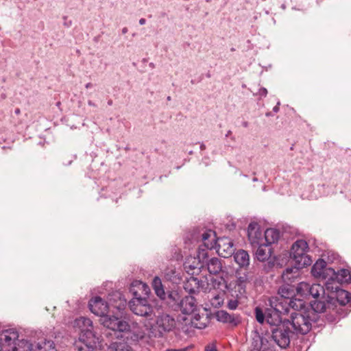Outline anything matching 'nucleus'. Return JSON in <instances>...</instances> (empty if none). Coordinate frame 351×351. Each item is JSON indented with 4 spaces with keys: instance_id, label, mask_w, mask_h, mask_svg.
<instances>
[{
    "instance_id": "f257e3e1",
    "label": "nucleus",
    "mask_w": 351,
    "mask_h": 351,
    "mask_svg": "<svg viewBox=\"0 0 351 351\" xmlns=\"http://www.w3.org/2000/svg\"><path fill=\"white\" fill-rule=\"evenodd\" d=\"M110 304L97 296L89 301L88 306L90 311L95 315L101 317L100 322L106 328L116 331H124L128 329V322L120 319L118 316L108 315L110 308H116L121 315L125 309L127 301L120 293H115L109 298Z\"/></svg>"
},
{
    "instance_id": "f03ea898",
    "label": "nucleus",
    "mask_w": 351,
    "mask_h": 351,
    "mask_svg": "<svg viewBox=\"0 0 351 351\" xmlns=\"http://www.w3.org/2000/svg\"><path fill=\"white\" fill-rule=\"evenodd\" d=\"M75 325L80 330L79 339L74 343L75 349L77 351H97L99 338L93 331V322L89 318L81 317L75 320Z\"/></svg>"
},
{
    "instance_id": "7ed1b4c3",
    "label": "nucleus",
    "mask_w": 351,
    "mask_h": 351,
    "mask_svg": "<svg viewBox=\"0 0 351 351\" xmlns=\"http://www.w3.org/2000/svg\"><path fill=\"white\" fill-rule=\"evenodd\" d=\"M32 344L27 340L19 339L15 329L1 330V351H32Z\"/></svg>"
},
{
    "instance_id": "20e7f679",
    "label": "nucleus",
    "mask_w": 351,
    "mask_h": 351,
    "mask_svg": "<svg viewBox=\"0 0 351 351\" xmlns=\"http://www.w3.org/2000/svg\"><path fill=\"white\" fill-rule=\"evenodd\" d=\"M309 311H299L291 313V320H285L289 323V327L292 326L293 333L305 335L311 329L313 319Z\"/></svg>"
},
{
    "instance_id": "39448f33",
    "label": "nucleus",
    "mask_w": 351,
    "mask_h": 351,
    "mask_svg": "<svg viewBox=\"0 0 351 351\" xmlns=\"http://www.w3.org/2000/svg\"><path fill=\"white\" fill-rule=\"evenodd\" d=\"M176 325L173 317L167 313H161L157 316L154 323L148 322L145 326L155 337H160L165 332L171 331Z\"/></svg>"
},
{
    "instance_id": "423d86ee",
    "label": "nucleus",
    "mask_w": 351,
    "mask_h": 351,
    "mask_svg": "<svg viewBox=\"0 0 351 351\" xmlns=\"http://www.w3.org/2000/svg\"><path fill=\"white\" fill-rule=\"evenodd\" d=\"M308 249V243L303 239L296 241L292 245L291 256L295 263L298 269L310 265L313 261L306 254Z\"/></svg>"
},
{
    "instance_id": "0eeeda50",
    "label": "nucleus",
    "mask_w": 351,
    "mask_h": 351,
    "mask_svg": "<svg viewBox=\"0 0 351 351\" xmlns=\"http://www.w3.org/2000/svg\"><path fill=\"white\" fill-rule=\"evenodd\" d=\"M290 330L289 323L285 321L275 328L272 329L271 338L281 348H286L290 343Z\"/></svg>"
},
{
    "instance_id": "6e6552de",
    "label": "nucleus",
    "mask_w": 351,
    "mask_h": 351,
    "mask_svg": "<svg viewBox=\"0 0 351 351\" xmlns=\"http://www.w3.org/2000/svg\"><path fill=\"white\" fill-rule=\"evenodd\" d=\"M130 310L136 315L151 319L153 307L148 304L147 298L131 300L128 303Z\"/></svg>"
},
{
    "instance_id": "1a4fd4ad",
    "label": "nucleus",
    "mask_w": 351,
    "mask_h": 351,
    "mask_svg": "<svg viewBox=\"0 0 351 351\" xmlns=\"http://www.w3.org/2000/svg\"><path fill=\"white\" fill-rule=\"evenodd\" d=\"M219 256L223 258L231 256L234 252L232 241L228 237H221L215 241V247Z\"/></svg>"
},
{
    "instance_id": "9d476101",
    "label": "nucleus",
    "mask_w": 351,
    "mask_h": 351,
    "mask_svg": "<svg viewBox=\"0 0 351 351\" xmlns=\"http://www.w3.org/2000/svg\"><path fill=\"white\" fill-rule=\"evenodd\" d=\"M247 236L250 243L254 247L257 245H263L264 243V237L257 222H251L249 224Z\"/></svg>"
},
{
    "instance_id": "9b49d317",
    "label": "nucleus",
    "mask_w": 351,
    "mask_h": 351,
    "mask_svg": "<svg viewBox=\"0 0 351 351\" xmlns=\"http://www.w3.org/2000/svg\"><path fill=\"white\" fill-rule=\"evenodd\" d=\"M130 292L134 296L132 300H139L147 298L150 293V289L149 287L142 281L135 280L130 285Z\"/></svg>"
},
{
    "instance_id": "f8f14e48",
    "label": "nucleus",
    "mask_w": 351,
    "mask_h": 351,
    "mask_svg": "<svg viewBox=\"0 0 351 351\" xmlns=\"http://www.w3.org/2000/svg\"><path fill=\"white\" fill-rule=\"evenodd\" d=\"M212 233H213V232L209 230L202 234V239L203 241V245L199 246L197 252V257L199 259L206 258L208 256L207 250H212L215 247V240L213 239L211 241H209V238Z\"/></svg>"
},
{
    "instance_id": "ddd939ff",
    "label": "nucleus",
    "mask_w": 351,
    "mask_h": 351,
    "mask_svg": "<svg viewBox=\"0 0 351 351\" xmlns=\"http://www.w3.org/2000/svg\"><path fill=\"white\" fill-rule=\"evenodd\" d=\"M217 321L223 324H228L231 326H237L241 323V317L236 314H230L227 311L221 310L215 314Z\"/></svg>"
},
{
    "instance_id": "4468645a",
    "label": "nucleus",
    "mask_w": 351,
    "mask_h": 351,
    "mask_svg": "<svg viewBox=\"0 0 351 351\" xmlns=\"http://www.w3.org/2000/svg\"><path fill=\"white\" fill-rule=\"evenodd\" d=\"M328 269H332L331 267H327L326 263L323 259L317 260L311 268L312 275L317 278H327L330 276V273Z\"/></svg>"
},
{
    "instance_id": "2eb2a0df",
    "label": "nucleus",
    "mask_w": 351,
    "mask_h": 351,
    "mask_svg": "<svg viewBox=\"0 0 351 351\" xmlns=\"http://www.w3.org/2000/svg\"><path fill=\"white\" fill-rule=\"evenodd\" d=\"M129 328L128 329L124 330L123 332H128L130 333V335L127 337V338L131 339L132 341H138L139 340L143 339L145 336V332L142 327L138 326L136 323H132V325H130L128 323ZM121 331H119L120 332ZM114 335H117L118 331L113 332Z\"/></svg>"
},
{
    "instance_id": "dca6fc26",
    "label": "nucleus",
    "mask_w": 351,
    "mask_h": 351,
    "mask_svg": "<svg viewBox=\"0 0 351 351\" xmlns=\"http://www.w3.org/2000/svg\"><path fill=\"white\" fill-rule=\"evenodd\" d=\"M180 311L183 314H191L197 309V302L192 295L186 296L180 302Z\"/></svg>"
},
{
    "instance_id": "f3484780",
    "label": "nucleus",
    "mask_w": 351,
    "mask_h": 351,
    "mask_svg": "<svg viewBox=\"0 0 351 351\" xmlns=\"http://www.w3.org/2000/svg\"><path fill=\"white\" fill-rule=\"evenodd\" d=\"M330 273L329 278L330 280H336L340 284L348 282L351 279V275L349 270L341 269L335 271L334 269H328Z\"/></svg>"
},
{
    "instance_id": "a211bd4d",
    "label": "nucleus",
    "mask_w": 351,
    "mask_h": 351,
    "mask_svg": "<svg viewBox=\"0 0 351 351\" xmlns=\"http://www.w3.org/2000/svg\"><path fill=\"white\" fill-rule=\"evenodd\" d=\"M282 315L270 306L265 311V320L269 325L278 327L284 322Z\"/></svg>"
},
{
    "instance_id": "6ab92c4d",
    "label": "nucleus",
    "mask_w": 351,
    "mask_h": 351,
    "mask_svg": "<svg viewBox=\"0 0 351 351\" xmlns=\"http://www.w3.org/2000/svg\"><path fill=\"white\" fill-rule=\"evenodd\" d=\"M270 306L281 315H285L289 313V300L283 298H276L270 300Z\"/></svg>"
},
{
    "instance_id": "aec40b11",
    "label": "nucleus",
    "mask_w": 351,
    "mask_h": 351,
    "mask_svg": "<svg viewBox=\"0 0 351 351\" xmlns=\"http://www.w3.org/2000/svg\"><path fill=\"white\" fill-rule=\"evenodd\" d=\"M267 339L260 335H256L251 343L250 351H267L269 347L267 346Z\"/></svg>"
},
{
    "instance_id": "412c9836",
    "label": "nucleus",
    "mask_w": 351,
    "mask_h": 351,
    "mask_svg": "<svg viewBox=\"0 0 351 351\" xmlns=\"http://www.w3.org/2000/svg\"><path fill=\"white\" fill-rule=\"evenodd\" d=\"M202 283L197 278L191 276L184 282V288L189 293H195L199 291Z\"/></svg>"
},
{
    "instance_id": "4be33fe9",
    "label": "nucleus",
    "mask_w": 351,
    "mask_h": 351,
    "mask_svg": "<svg viewBox=\"0 0 351 351\" xmlns=\"http://www.w3.org/2000/svg\"><path fill=\"white\" fill-rule=\"evenodd\" d=\"M280 238V232L275 228H268L264 233L263 244L269 246L272 243L278 241Z\"/></svg>"
},
{
    "instance_id": "5701e85b",
    "label": "nucleus",
    "mask_w": 351,
    "mask_h": 351,
    "mask_svg": "<svg viewBox=\"0 0 351 351\" xmlns=\"http://www.w3.org/2000/svg\"><path fill=\"white\" fill-rule=\"evenodd\" d=\"M234 259L235 262L241 267H247L250 264V256L248 253L243 250H239L237 252H234Z\"/></svg>"
},
{
    "instance_id": "b1692460",
    "label": "nucleus",
    "mask_w": 351,
    "mask_h": 351,
    "mask_svg": "<svg viewBox=\"0 0 351 351\" xmlns=\"http://www.w3.org/2000/svg\"><path fill=\"white\" fill-rule=\"evenodd\" d=\"M258 249L255 253L256 258L261 262L267 260L271 254V248L265 244L257 245Z\"/></svg>"
},
{
    "instance_id": "393cba45",
    "label": "nucleus",
    "mask_w": 351,
    "mask_h": 351,
    "mask_svg": "<svg viewBox=\"0 0 351 351\" xmlns=\"http://www.w3.org/2000/svg\"><path fill=\"white\" fill-rule=\"evenodd\" d=\"M207 268L210 274H218L222 269V265L218 258H212L207 263Z\"/></svg>"
},
{
    "instance_id": "a878e982",
    "label": "nucleus",
    "mask_w": 351,
    "mask_h": 351,
    "mask_svg": "<svg viewBox=\"0 0 351 351\" xmlns=\"http://www.w3.org/2000/svg\"><path fill=\"white\" fill-rule=\"evenodd\" d=\"M335 296L337 300V302L341 305H346L348 304L351 300V295L350 293L342 289H339L337 290V291L335 293Z\"/></svg>"
},
{
    "instance_id": "bb28decb",
    "label": "nucleus",
    "mask_w": 351,
    "mask_h": 351,
    "mask_svg": "<svg viewBox=\"0 0 351 351\" xmlns=\"http://www.w3.org/2000/svg\"><path fill=\"white\" fill-rule=\"evenodd\" d=\"M311 293L309 296L311 295L313 298H325V289L324 286L319 284H313L310 286Z\"/></svg>"
},
{
    "instance_id": "cd10ccee",
    "label": "nucleus",
    "mask_w": 351,
    "mask_h": 351,
    "mask_svg": "<svg viewBox=\"0 0 351 351\" xmlns=\"http://www.w3.org/2000/svg\"><path fill=\"white\" fill-rule=\"evenodd\" d=\"M108 351H132V349L127 343L117 341L108 346Z\"/></svg>"
},
{
    "instance_id": "c85d7f7f",
    "label": "nucleus",
    "mask_w": 351,
    "mask_h": 351,
    "mask_svg": "<svg viewBox=\"0 0 351 351\" xmlns=\"http://www.w3.org/2000/svg\"><path fill=\"white\" fill-rule=\"evenodd\" d=\"M152 286L157 296H158L160 299H165V292L163 289L161 280L159 277H154L152 282Z\"/></svg>"
},
{
    "instance_id": "c756f323",
    "label": "nucleus",
    "mask_w": 351,
    "mask_h": 351,
    "mask_svg": "<svg viewBox=\"0 0 351 351\" xmlns=\"http://www.w3.org/2000/svg\"><path fill=\"white\" fill-rule=\"evenodd\" d=\"M279 298H283L287 300H289L295 295L294 289L289 285H282L278 290Z\"/></svg>"
},
{
    "instance_id": "7c9ffc66",
    "label": "nucleus",
    "mask_w": 351,
    "mask_h": 351,
    "mask_svg": "<svg viewBox=\"0 0 351 351\" xmlns=\"http://www.w3.org/2000/svg\"><path fill=\"white\" fill-rule=\"evenodd\" d=\"M325 298H315V300L311 302V306L314 312L322 313L326 310V303Z\"/></svg>"
},
{
    "instance_id": "2f4dec72",
    "label": "nucleus",
    "mask_w": 351,
    "mask_h": 351,
    "mask_svg": "<svg viewBox=\"0 0 351 351\" xmlns=\"http://www.w3.org/2000/svg\"><path fill=\"white\" fill-rule=\"evenodd\" d=\"M325 282V291H327L330 293H335L337 290L340 289L339 282H338L336 280H330L329 276L327 278H324Z\"/></svg>"
},
{
    "instance_id": "473e14b6",
    "label": "nucleus",
    "mask_w": 351,
    "mask_h": 351,
    "mask_svg": "<svg viewBox=\"0 0 351 351\" xmlns=\"http://www.w3.org/2000/svg\"><path fill=\"white\" fill-rule=\"evenodd\" d=\"M165 278L173 283L178 284L181 280L180 274L175 269L168 268L165 272Z\"/></svg>"
},
{
    "instance_id": "72a5a7b5",
    "label": "nucleus",
    "mask_w": 351,
    "mask_h": 351,
    "mask_svg": "<svg viewBox=\"0 0 351 351\" xmlns=\"http://www.w3.org/2000/svg\"><path fill=\"white\" fill-rule=\"evenodd\" d=\"M311 285L306 282H300L296 287V291L298 295L302 297L306 298L309 296V293H311Z\"/></svg>"
},
{
    "instance_id": "f704fd0d",
    "label": "nucleus",
    "mask_w": 351,
    "mask_h": 351,
    "mask_svg": "<svg viewBox=\"0 0 351 351\" xmlns=\"http://www.w3.org/2000/svg\"><path fill=\"white\" fill-rule=\"evenodd\" d=\"M305 306V302L302 299L295 298L294 296L289 300V307L294 310L298 311L297 312L301 311V310Z\"/></svg>"
},
{
    "instance_id": "c9c22d12",
    "label": "nucleus",
    "mask_w": 351,
    "mask_h": 351,
    "mask_svg": "<svg viewBox=\"0 0 351 351\" xmlns=\"http://www.w3.org/2000/svg\"><path fill=\"white\" fill-rule=\"evenodd\" d=\"M37 349L38 350H42L44 349V351H57L55 349V343L51 340H47L45 339V341L40 343H38L37 344Z\"/></svg>"
},
{
    "instance_id": "e433bc0d",
    "label": "nucleus",
    "mask_w": 351,
    "mask_h": 351,
    "mask_svg": "<svg viewBox=\"0 0 351 351\" xmlns=\"http://www.w3.org/2000/svg\"><path fill=\"white\" fill-rule=\"evenodd\" d=\"M202 317L199 314H195L191 319V325L196 328L202 329L206 328V323L201 322Z\"/></svg>"
},
{
    "instance_id": "4c0bfd02",
    "label": "nucleus",
    "mask_w": 351,
    "mask_h": 351,
    "mask_svg": "<svg viewBox=\"0 0 351 351\" xmlns=\"http://www.w3.org/2000/svg\"><path fill=\"white\" fill-rule=\"evenodd\" d=\"M223 300L224 299L223 297V294H213L210 299V304L212 306L215 308H219L223 304Z\"/></svg>"
},
{
    "instance_id": "58836bf2",
    "label": "nucleus",
    "mask_w": 351,
    "mask_h": 351,
    "mask_svg": "<svg viewBox=\"0 0 351 351\" xmlns=\"http://www.w3.org/2000/svg\"><path fill=\"white\" fill-rule=\"evenodd\" d=\"M246 279L245 277H239L235 285V289L239 292L240 295L245 293Z\"/></svg>"
},
{
    "instance_id": "ea45409f",
    "label": "nucleus",
    "mask_w": 351,
    "mask_h": 351,
    "mask_svg": "<svg viewBox=\"0 0 351 351\" xmlns=\"http://www.w3.org/2000/svg\"><path fill=\"white\" fill-rule=\"evenodd\" d=\"M255 315L258 322L261 324L264 322V320L265 319V313H264L261 308L258 307L255 308Z\"/></svg>"
},
{
    "instance_id": "a19ab883",
    "label": "nucleus",
    "mask_w": 351,
    "mask_h": 351,
    "mask_svg": "<svg viewBox=\"0 0 351 351\" xmlns=\"http://www.w3.org/2000/svg\"><path fill=\"white\" fill-rule=\"evenodd\" d=\"M239 304V301L237 299L230 300L228 302L227 306L230 310H235Z\"/></svg>"
},
{
    "instance_id": "79ce46f5",
    "label": "nucleus",
    "mask_w": 351,
    "mask_h": 351,
    "mask_svg": "<svg viewBox=\"0 0 351 351\" xmlns=\"http://www.w3.org/2000/svg\"><path fill=\"white\" fill-rule=\"evenodd\" d=\"M256 95H259L260 97H266L267 95V90L264 87H261L258 89Z\"/></svg>"
},
{
    "instance_id": "37998d69",
    "label": "nucleus",
    "mask_w": 351,
    "mask_h": 351,
    "mask_svg": "<svg viewBox=\"0 0 351 351\" xmlns=\"http://www.w3.org/2000/svg\"><path fill=\"white\" fill-rule=\"evenodd\" d=\"M204 351H217L215 344H208L205 347Z\"/></svg>"
},
{
    "instance_id": "c03bdc74",
    "label": "nucleus",
    "mask_w": 351,
    "mask_h": 351,
    "mask_svg": "<svg viewBox=\"0 0 351 351\" xmlns=\"http://www.w3.org/2000/svg\"><path fill=\"white\" fill-rule=\"evenodd\" d=\"M64 25L67 27H70L72 24L71 21H67L66 16H64Z\"/></svg>"
},
{
    "instance_id": "a18cd8bd",
    "label": "nucleus",
    "mask_w": 351,
    "mask_h": 351,
    "mask_svg": "<svg viewBox=\"0 0 351 351\" xmlns=\"http://www.w3.org/2000/svg\"><path fill=\"white\" fill-rule=\"evenodd\" d=\"M292 269L287 268L282 274V278H285V275L291 273Z\"/></svg>"
},
{
    "instance_id": "49530a36",
    "label": "nucleus",
    "mask_w": 351,
    "mask_h": 351,
    "mask_svg": "<svg viewBox=\"0 0 351 351\" xmlns=\"http://www.w3.org/2000/svg\"><path fill=\"white\" fill-rule=\"evenodd\" d=\"M279 105H280V101H278V102L277 103V105H276V106H275L273 108V111H274V112H276H276H278L279 111V110H280V109H279Z\"/></svg>"
},
{
    "instance_id": "de8ad7c7",
    "label": "nucleus",
    "mask_w": 351,
    "mask_h": 351,
    "mask_svg": "<svg viewBox=\"0 0 351 351\" xmlns=\"http://www.w3.org/2000/svg\"><path fill=\"white\" fill-rule=\"evenodd\" d=\"M145 23H146V20H145V19H143V18H142V19H141L139 20V23H140V25H145Z\"/></svg>"
},
{
    "instance_id": "09e8293b",
    "label": "nucleus",
    "mask_w": 351,
    "mask_h": 351,
    "mask_svg": "<svg viewBox=\"0 0 351 351\" xmlns=\"http://www.w3.org/2000/svg\"><path fill=\"white\" fill-rule=\"evenodd\" d=\"M166 351H185V349H168Z\"/></svg>"
},
{
    "instance_id": "8fccbe9b",
    "label": "nucleus",
    "mask_w": 351,
    "mask_h": 351,
    "mask_svg": "<svg viewBox=\"0 0 351 351\" xmlns=\"http://www.w3.org/2000/svg\"><path fill=\"white\" fill-rule=\"evenodd\" d=\"M93 86V84L90 83V82H88L87 83L86 85H85V87L86 88H91Z\"/></svg>"
},
{
    "instance_id": "3c124183",
    "label": "nucleus",
    "mask_w": 351,
    "mask_h": 351,
    "mask_svg": "<svg viewBox=\"0 0 351 351\" xmlns=\"http://www.w3.org/2000/svg\"><path fill=\"white\" fill-rule=\"evenodd\" d=\"M206 149V145L202 143L200 144V149L204 150Z\"/></svg>"
},
{
    "instance_id": "603ef678",
    "label": "nucleus",
    "mask_w": 351,
    "mask_h": 351,
    "mask_svg": "<svg viewBox=\"0 0 351 351\" xmlns=\"http://www.w3.org/2000/svg\"><path fill=\"white\" fill-rule=\"evenodd\" d=\"M88 104L89 106H95V104L92 101H90V100L88 101Z\"/></svg>"
},
{
    "instance_id": "864d4df0",
    "label": "nucleus",
    "mask_w": 351,
    "mask_h": 351,
    "mask_svg": "<svg viewBox=\"0 0 351 351\" xmlns=\"http://www.w3.org/2000/svg\"><path fill=\"white\" fill-rule=\"evenodd\" d=\"M128 32V28L127 27H123L122 29V33L123 34H126Z\"/></svg>"
},
{
    "instance_id": "5fc2aeb1",
    "label": "nucleus",
    "mask_w": 351,
    "mask_h": 351,
    "mask_svg": "<svg viewBox=\"0 0 351 351\" xmlns=\"http://www.w3.org/2000/svg\"><path fill=\"white\" fill-rule=\"evenodd\" d=\"M242 125L243 127L247 128L248 126V123L247 121H244Z\"/></svg>"
},
{
    "instance_id": "6e6d98bb",
    "label": "nucleus",
    "mask_w": 351,
    "mask_h": 351,
    "mask_svg": "<svg viewBox=\"0 0 351 351\" xmlns=\"http://www.w3.org/2000/svg\"><path fill=\"white\" fill-rule=\"evenodd\" d=\"M20 112H21V111H20V109H19V108H16V109H15V110H14V112H15V114H20Z\"/></svg>"
},
{
    "instance_id": "4d7b16f0",
    "label": "nucleus",
    "mask_w": 351,
    "mask_h": 351,
    "mask_svg": "<svg viewBox=\"0 0 351 351\" xmlns=\"http://www.w3.org/2000/svg\"><path fill=\"white\" fill-rule=\"evenodd\" d=\"M265 115H266L267 117H270V116H272V113H271V112H267V113L265 114Z\"/></svg>"
},
{
    "instance_id": "13d9d810",
    "label": "nucleus",
    "mask_w": 351,
    "mask_h": 351,
    "mask_svg": "<svg viewBox=\"0 0 351 351\" xmlns=\"http://www.w3.org/2000/svg\"><path fill=\"white\" fill-rule=\"evenodd\" d=\"M108 104L109 106H111V105L112 104V100H109V101H108Z\"/></svg>"
},
{
    "instance_id": "bf43d9fd",
    "label": "nucleus",
    "mask_w": 351,
    "mask_h": 351,
    "mask_svg": "<svg viewBox=\"0 0 351 351\" xmlns=\"http://www.w3.org/2000/svg\"><path fill=\"white\" fill-rule=\"evenodd\" d=\"M149 66L152 67V68H154V64L153 63H150L149 64Z\"/></svg>"
},
{
    "instance_id": "052dcab7",
    "label": "nucleus",
    "mask_w": 351,
    "mask_h": 351,
    "mask_svg": "<svg viewBox=\"0 0 351 351\" xmlns=\"http://www.w3.org/2000/svg\"><path fill=\"white\" fill-rule=\"evenodd\" d=\"M230 132H231V131H230V130H229V131L227 132L226 136H228L229 134H230Z\"/></svg>"
},
{
    "instance_id": "680f3d73",
    "label": "nucleus",
    "mask_w": 351,
    "mask_h": 351,
    "mask_svg": "<svg viewBox=\"0 0 351 351\" xmlns=\"http://www.w3.org/2000/svg\"><path fill=\"white\" fill-rule=\"evenodd\" d=\"M167 100H171V97L170 96L167 97Z\"/></svg>"
},
{
    "instance_id": "e2e57ef3",
    "label": "nucleus",
    "mask_w": 351,
    "mask_h": 351,
    "mask_svg": "<svg viewBox=\"0 0 351 351\" xmlns=\"http://www.w3.org/2000/svg\"><path fill=\"white\" fill-rule=\"evenodd\" d=\"M60 105V101H58V102L57 103V106H59Z\"/></svg>"
},
{
    "instance_id": "0e129e2a",
    "label": "nucleus",
    "mask_w": 351,
    "mask_h": 351,
    "mask_svg": "<svg viewBox=\"0 0 351 351\" xmlns=\"http://www.w3.org/2000/svg\"><path fill=\"white\" fill-rule=\"evenodd\" d=\"M40 351H44V349H43L42 350H40Z\"/></svg>"
}]
</instances>
